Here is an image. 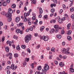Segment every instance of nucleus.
Instances as JSON below:
<instances>
[{"mask_svg": "<svg viewBox=\"0 0 74 74\" xmlns=\"http://www.w3.org/2000/svg\"><path fill=\"white\" fill-rule=\"evenodd\" d=\"M39 11H40V14H42V10L41 8H39Z\"/></svg>", "mask_w": 74, "mask_h": 74, "instance_id": "16", "label": "nucleus"}, {"mask_svg": "<svg viewBox=\"0 0 74 74\" xmlns=\"http://www.w3.org/2000/svg\"><path fill=\"white\" fill-rule=\"evenodd\" d=\"M64 34V31L62 30L61 31V34Z\"/></svg>", "mask_w": 74, "mask_h": 74, "instance_id": "53", "label": "nucleus"}, {"mask_svg": "<svg viewBox=\"0 0 74 74\" xmlns=\"http://www.w3.org/2000/svg\"><path fill=\"white\" fill-rule=\"evenodd\" d=\"M74 8L73 7L71 8H70V11L71 12H73V11H74Z\"/></svg>", "mask_w": 74, "mask_h": 74, "instance_id": "38", "label": "nucleus"}, {"mask_svg": "<svg viewBox=\"0 0 74 74\" xmlns=\"http://www.w3.org/2000/svg\"><path fill=\"white\" fill-rule=\"evenodd\" d=\"M54 33V29L52 28L51 29V30L50 31V34H52Z\"/></svg>", "mask_w": 74, "mask_h": 74, "instance_id": "12", "label": "nucleus"}, {"mask_svg": "<svg viewBox=\"0 0 74 74\" xmlns=\"http://www.w3.org/2000/svg\"><path fill=\"white\" fill-rule=\"evenodd\" d=\"M5 61H4L2 62V65L3 66H4V65H5Z\"/></svg>", "mask_w": 74, "mask_h": 74, "instance_id": "35", "label": "nucleus"}, {"mask_svg": "<svg viewBox=\"0 0 74 74\" xmlns=\"http://www.w3.org/2000/svg\"><path fill=\"white\" fill-rule=\"evenodd\" d=\"M18 36H16L15 35H14L13 36V38H14V39H15L16 40H17V38H18Z\"/></svg>", "mask_w": 74, "mask_h": 74, "instance_id": "39", "label": "nucleus"}, {"mask_svg": "<svg viewBox=\"0 0 74 74\" xmlns=\"http://www.w3.org/2000/svg\"><path fill=\"white\" fill-rule=\"evenodd\" d=\"M66 53L67 54V55H70L71 54V53H70V52L68 51H66Z\"/></svg>", "mask_w": 74, "mask_h": 74, "instance_id": "43", "label": "nucleus"}, {"mask_svg": "<svg viewBox=\"0 0 74 74\" xmlns=\"http://www.w3.org/2000/svg\"><path fill=\"white\" fill-rule=\"evenodd\" d=\"M62 7L64 10H65V9H66V5L64 4L63 5Z\"/></svg>", "mask_w": 74, "mask_h": 74, "instance_id": "45", "label": "nucleus"}, {"mask_svg": "<svg viewBox=\"0 0 74 74\" xmlns=\"http://www.w3.org/2000/svg\"><path fill=\"white\" fill-rule=\"evenodd\" d=\"M71 24L70 23L68 24L67 26V29L68 30H69L70 29V25Z\"/></svg>", "mask_w": 74, "mask_h": 74, "instance_id": "13", "label": "nucleus"}, {"mask_svg": "<svg viewBox=\"0 0 74 74\" xmlns=\"http://www.w3.org/2000/svg\"><path fill=\"white\" fill-rule=\"evenodd\" d=\"M56 37L58 38H61L62 36L61 35H58L56 36Z\"/></svg>", "mask_w": 74, "mask_h": 74, "instance_id": "26", "label": "nucleus"}, {"mask_svg": "<svg viewBox=\"0 0 74 74\" xmlns=\"http://www.w3.org/2000/svg\"><path fill=\"white\" fill-rule=\"evenodd\" d=\"M6 43L7 44H9L10 47L11 46V42L10 41V40H7L6 42Z\"/></svg>", "mask_w": 74, "mask_h": 74, "instance_id": "8", "label": "nucleus"}, {"mask_svg": "<svg viewBox=\"0 0 74 74\" xmlns=\"http://www.w3.org/2000/svg\"><path fill=\"white\" fill-rule=\"evenodd\" d=\"M34 36L35 37H37L38 36V34L36 33L34 34Z\"/></svg>", "mask_w": 74, "mask_h": 74, "instance_id": "61", "label": "nucleus"}, {"mask_svg": "<svg viewBox=\"0 0 74 74\" xmlns=\"http://www.w3.org/2000/svg\"><path fill=\"white\" fill-rule=\"evenodd\" d=\"M55 48H52L51 49V51H53V52H55Z\"/></svg>", "mask_w": 74, "mask_h": 74, "instance_id": "49", "label": "nucleus"}, {"mask_svg": "<svg viewBox=\"0 0 74 74\" xmlns=\"http://www.w3.org/2000/svg\"><path fill=\"white\" fill-rule=\"evenodd\" d=\"M32 37V35L29 34L28 35H26L25 37V42H27L28 41L31 40V38Z\"/></svg>", "mask_w": 74, "mask_h": 74, "instance_id": "2", "label": "nucleus"}, {"mask_svg": "<svg viewBox=\"0 0 74 74\" xmlns=\"http://www.w3.org/2000/svg\"><path fill=\"white\" fill-rule=\"evenodd\" d=\"M70 71H71L72 73H73L74 72V70L73 68H70L69 69Z\"/></svg>", "mask_w": 74, "mask_h": 74, "instance_id": "29", "label": "nucleus"}, {"mask_svg": "<svg viewBox=\"0 0 74 74\" xmlns=\"http://www.w3.org/2000/svg\"><path fill=\"white\" fill-rule=\"evenodd\" d=\"M7 74H10V71L9 70H8L7 71Z\"/></svg>", "mask_w": 74, "mask_h": 74, "instance_id": "63", "label": "nucleus"}, {"mask_svg": "<svg viewBox=\"0 0 74 74\" xmlns=\"http://www.w3.org/2000/svg\"><path fill=\"white\" fill-rule=\"evenodd\" d=\"M33 64H37V62H34V64H31V67H32V68H34V66H33Z\"/></svg>", "mask_w": 74, "mask_h": 74, "instance_id": "20", "label": "nucleus"}, {"mask_svg": "<svg viewBox=\"0 0 74 74\" xmlns=\"http://www.w3.org/2000/svg\"><path fill=\"white\" fill-rule=\"evenodd\" d=\"M54 27L55 29H58L59 28V25H55L54 26Z\"/></svg>", "mask_w": 74, "mask_h": 74, "instance_id": "22", "label": "nucleus"}, {"mask_svg": "<svg viewBox=\"0 0 74 74\" xmlns=\"http://www.w3.org/2000/svg\"><path fill=\"white\" fill-rule=\"evenodd\" d=\"M2 4L3 6H6L7 5V2L6 1H3Z\"/></svg>", "mask_w": 74, "mask_h": 74, "instance_id": "18", "label": "nucleus"}, {"mask_svg": "<svg viewBox=\"0 0 74 74\" xmlns=\"http://www.w3.org/2000/svg\"><path fill=\"white\" fill-rule=\"evenodd\" d=\"M22 55L24 56L26 55V53H25L24 51H23L22 53Z\"/></svg>", "mask_w": 74, "mask_h": 74, "instance_id": "44", "label": "nucleus"}, {"mask_svg": "<svg viewBox=\"0 0 74 74\" xmlns=\"http://www.w3.org/2000/svg\"><path fill=\"white\" fill-rule=\"evenodd\" d=\"M67 38L68 40H69V41L71 40V38L70 36H67Z\"/></svg>", "mask_w": 74, "mask_h": 74, "instance_id": "23", "label": "nucleus"}, {"mask_svg": "<svg viewBox=\"0 0 74 74\" xmlns=\"http://www.w3.org/2000/svg\"><path fill=\"white\" fill-rule=\"evenodd\" d=\"M5 50L6 51V52H9V51L10 50L9 49V48H8V47H6L5 48Z\"/></svg>", "mask_w": 74, "mask_h": 74, "instance_id": "17", "label": "nucleus"}, {"mask_svg": "<svg viewBox=\"0 0 74 74\" xmlns=\"http://www.w3.org/2000/svg\"><path fill=\"white\" fill-rule=\"evenodd\" d=\"M26 62L25 61L23 63V67H25V66H26Z\"/></svg>", "mask_w": 74, "mask_h": 74, "instance_id": "31", "label": "nucleus"}, {"mask_svg": "<svg viewBox=\"0 0 74 74\" xmlns=\"http://www.w3.org/2000/svg\"><path fill=\"white\" fill-rule=\"evenodd\" d=\"M63 10L62 9H61L60 10V11H59V13L60 14H62V12H63Z\"/></svg>", "mask_w": 74, "mask_h": 74, "instance_id": "51", "label": "nucleus"}, {"mask_svg": "<svg viewBox=\"0 0 74 74\" xmlns=\"http://www.w3.org/2000/svg\"><path fill=\"white\" fill-rule=\"evenodd\" d=\"M32 19V20H35V19H36V17H35V16H33Z\"/></svg>", "mask_w": 74, "mask_h": 74, "instance_id": "60", "label": "nucleus"}, {"mask_svg": "<svg viewBox=\"0 0 74 74\" xmlns=\"http://www.w3.org/2000/svg\"><path fill=\"white\" fill-rule=\"evenodd\" d=\"M64 17H65V18H67V16H68L67 14H64Z\"/></svg>", "mask_w": 74, "mask_h": 74, "instance_id": "57", "label": "nucleus"}, {"mask_svg": "<svg viewBox=\"0 0 74 74\" xmlns=\"http://www.w3.org/2000/svg\"><path fill=\"white\" fill-rule=\"evenodd\" d=\"M54 63L55 64H56V65H57V64H58V62L57 61H55Z\"/></svg>", "mask_w": 74, "mask_h": 74, "instance_id": "56", "label": "nucleus"}, {"mask_svg": "<svg viewBox=\"0 0 74 74\" xmlns=\"http://www.w3.org/2000/svg\"><path fill=\"white\" fill-rule=\"evenodd\" d=\"M7 16L8 17V22H10L11 21L12 19L11 18V16H10V15H9L8 16V15H7Z\"/></svg>", "mask_w": 74, "mask_h": 74, "instance_id": "6", "label": "nucleus"}, {"mask_svg": "<svg viewBox=\"0 0 74 74\" xmlns=\"http://www.w3.org/2000/svg\"><path fill=\"white\" fill-rule=\"evenodd\" d=\"M8 12H7V15H8V16L9 15H10V16H12V14H11L13 13V11L11 8L9 9L8 10Z\"/></svg>", "mask_w": 74, "mask_h": 74, "instance_id": "3", "label": "nucleus"}, {"mask_svg": "<svg viewBox=\"0 0 74 74\" xmlns=\"http://www.w3.org/2000/svg\"><path fill=\"white\" fill-rule=\"evenodd\" d=\"M38 70V71H40V70H41V66H39L37 68Z\"/></svg>", "mask_w": 74, "mask_h": 74, "instance_id": "37", "label": "nucleus"}, {"mask_svg": "<svg viewBox=\"0 0 74 74\" xmlns=\"http://www.w3.org/2000/svg\"><path fill=\"white\" fill-rule=\"evenodd\" d=\"M62 45L63 46H64V45H65V42H62Z\"/></svg>", "mask_w": 74, "mask_h": 74, "instance_id": "58", "label": "nucleus"}, {"mask_svg": "<svg viewBox=\"0 0 74 74\" xmlns=\"http://www.w3.org/2000/svg\"><path fill=\"white\" fill-rule=\"evenodd\" d=\"M23 25V23H19L17 24V26L18 27H20L21 26H22Z\"/></svg>", "mask_w": 74, "mask_h": 74, "instance_id": "10", "label": "nucleus"}, {"mask_svg": "<svg viewBox=\"0 0 74 74\" xmlns=\"http://www.w3.org/2000/svg\"><path fill=\"white\" fill-rule=\"evenodd\" d=\"M71 18H72V19H73V18H74V14H72L71 16Z\"/></svg>", "mask_w": 74, "mask_h": 74, "instance_id": "64", "label": "nucleus"}, {"mask_svg": "<svg viewBox=\"0 0 74 74\" xmlns=\"http://www.w3.org/2000/svg\"><path fill=\"white\" fill-rule=\"evenodd\" d=\"M42 38L44 41H47L49 39V37L48 36H42Z\"/></svg>", "mask_w": 74, "mask_h": 74, "instance_id": "4", "label": "nucleus"}, {"mask_svg": "<svg viewBox=\"0 0 74 74\" xmlns=\"http://www.w3.org/2000/svg\"><path fill=\"white\" fill-rule=\"evenodd\" d=\"M49 69V66L48 65V64H45L44 67V69H42V72L45 71V73H47V71Z\"/></svg>", "mask_w": 74, "mask_h": 74, "instance_id": "1", "label": "nucleus"}, {"mask_svg": "<svg viewBox=\"0 0 74 74\" xmlns=\"http://www.w3.org/2000/svg\"><path fill=\"white\" fill-rule=\"evenodd\" d=\"M10 68L12 70H15L16 68H17V66H15V65H14V64H12L11 65Z\"/></svg>", "mask_w": 74, "mask_h": 74, "instance_id": "5", "label": "nucleus"}, {"mask_svg": "<svg viewBox=\"0 0 74 74\" xmlns=\"http://www.w3.org/2000/svg\"><path fill=\"white\" fill-rule=\"evenodd\" d=\"M16 32L17 33H19L21 32V30L20 29H16Z\"/></svg>", "mask_w": 74, "mask_h": 74, "instance_id": "25", "label": "nucleus"}, {"mask_svg": "<svg viewBox=\"0 0 74 74\" xmlns=\"http://www.w3.org/2000/svg\"><path fill=\"white\" fill-rule=\"evenodd\" d=\"M45 27L44 26H42V27L40 29V32H42L43 30H44V29Z\"/></svg>", "mask_w": 74, "mask_h": 74, "instance_id": "21", "label": "nucleus"}, {"mask_svg": "<svg viewBox=\"0 0 74 74\" xmlns=\"http://www.w3.org/2000/svg\"><path fill=\"white\" fill-rule=\"evenodd\" d=\"M25 61H26L27 62H29V60H30V59L29 58H26L25 59Z\"/></svg>", "mask_w": 74, "mask_h": 74, "instance_id": "40", "label": "nucleus"}, {"mask_svg": "<svg viewBox=\"0 0 74 74\" xmlns=\"http://www.w3.org/2000/svg\"><path fill=\"white\" fill-rule=\"evenodd\" d=\"M16 7V5L15 4H13L12 6V8H15Z\"/></svg>", "mask_w": 74, "mask_h": 74, "instance_id": "32", "label": "nucleus"}, {"mask_svg": "<svg viewBox=\"0 0 74 74\" xmlns=\"http://www.w3.org/2000/svg\"><path fill=\"white\" fill-rule=\"evenodd\" d=\"M19 21H20V18L17 17L16 18L15 21L16 22L18 23V22H19Z\"/></svg>", "mask_w": 74, "mask_h": 74, "instance_id": "7", "label": "nucleus"}, {"mask_svg": "<svg viewBox=\"0 0 74 74\" xmlns=\"http://www.w3.org/2000/svg\"><path fill=\"white\" fill-rule=\"evenodd\" d=\"M32 4H35L36 3V0H33L31 2Z\"/></svg>", "mask_w": 74, "mask_h": 74, "instance_id": "24", "label": "nucleus"}, {"mask_svg": "<svg viewBox=\"0 0 74 74\" xmlns=\"http://www.w3.org/2000/svg\"><path fill=\"white\" fill-rule=\"evenodd\" d=\"M22 48L23 49H25L26 48V45H22L21 46Z\"/></svg>", "mask_w": 74, "mask_h": 74, "instance_id": "33", "label": "nucleus"}, {"mask_svg": "<svg viewBox=\"0 0 74 74\" xmlns=\"http://www.w3.org/2000/svg\"><path fill=\"white\" fill-rule=\"evenodd\" d=\"M59 65L60 67H63L64 66V64L62 62H61L59 63Z\"/></svg>", "mask_w": 74, "mask_h": 74, "instance_id": "9", "label": "nucleus"}, {"mask_svg": "<svg viewBox=\"0 0 74 74\" xmlns=\"http://www.w3.org/2000/svg\"><path fill=\"white\" fill-rule=\"evenodd\" d=\"M16 49L17 50H18V51H20V50L21 49V48H20V47H19V45H18L17 46Z\"/></svg>", "mask_w": 74, "mask_h": 74, "instance_id": "27", "label": "nucleus"}, {"mask_svg": "<svg viewBox=\"0 0 74 74\" xmlns=\"http://www.w3.org/2000/svg\"><path fill=\"white\" fill-rule=\"evenodd\" d=\"M23 5V2L22 1H20V5L19 6V8H21V6Z\"/></svg>", "mask_w": 74, "mask_h": 74, "instance_id": "19", "label": "nucleus"}, {"mask_svg": "<svg viewBox=\"0 0 74 74\" xmlns=\"http://www.w3.org/2000/svg\"><path fill=\"white\" fill-rule=\"evenodd\" d=\"M4 40H5V38L3 36L2 37V42H4Z\"/></svg>", "mask_w": 74, "mask_h": 74, "instance_id": "34", "label": "nucleus"}, {"mask_svg": "<svg viewBox=\"0 0 74 74\" xmlns=\"http://www.w3.org/2000/svg\"><path fill=\"white\" fill-rule=\"evenodd\" d=\"M12 47L13 49H15V45H12Z\"/></svg>", "mask_w": 74, "mask_h": 74, "instance_id": "59", "label": "nucleus"}, {"mask_svg": "<svg viewBox=\"0 0 74 74\" xmlns=\"http://www.w3.org/2000/svg\"><path fill=\"white\" fill-rule=\"evenodd\" d=\"M27 51L29 53H30L31 51L29 49H27Z\"/></svg>", "mask_w": 74, "mask_h": 74, "instance_id": "47", "label": "nucleus"}, {"mask_svg": "<svg viewBox=\"0 0 74 74\" xmlns=\"http://www.w3.org/2000/svg\"><path fill=\"white\" fill-rule=\"evenodd\" d=\"M3 23L1 21H0V27L1 26H3Z\"/></svg>", "mask_w": 74, "mask_h": 74, "instance_id": "54", "label": "nucleus"}, {"mask_svg": "<svg viewBox=\"0 0 74 74\" xmlns=\"http://www.w3.org/2000/svg\"><path fill=\"white\" fill-rule=\"evenodd\" d=\"M58 22L60 23H63L62 20L60 18H59L58 19Z\"/></svg>", "mask_w": 74, "mask_h": 74, "instance_id": "15", "label": "nucleus"}, {"mask_svg": "<svg viewBox=\"0 0 74 74\" xmlns=\"http://www.w3.org/2000/svg\"><path fill=\"white\" fill-rule=\"evenodd\" d=\"M35 74H40V71H36L35 73Z\"/></svg>", "mask_w": 74, "mask_h": 74, "instance_id": "52", "label": "nucleus"}, {"mask_svg": "<svg viewBox=\"0 0 74 74\" xmlns=\"http://www.w3.org/2000/svg\"><path fill=\"white\" fill-rule=\"evenodd\" d=\"M55 11V9H51V12H54Z\"/></svg>", "mask_w": 74, "mask_h": 74, "instance_id": "50", "label": "nucleus"}, {"mask_svg": "<svg viewBox=\"0 0 74 74\" xmlns=\"http://www.w3.org/2000/svg\"><path fill=\"white\" fill-rule=\"evenodd\" d=\"M40 45H38L36 46V49H39L40 48Z\"/></svg>", "mask_w": 74, "mask_h": 74, "instance_id": "36", "label": "nucleus"}, {"mask_svg": "<svg viewBox=\"0 0 74 74\" xmlns=\"http://www.w3.org/2000/svg\"><path fill=\"white\" fill-rule=\"evenodd\" d=\"M53 3H55V4H56L57 3H58V1L56 0H53Z\"/></svg>", "mask_w": 74, "mask_h": 74, "instance_id": "42", "label": "nucleus"}, {"mask_svg": "<svg viewBox=\"0 0 74 74\" xmlns=\"http://www.w3.org/2000/svg\"><path fill=\"white\" fill-rule=\"evenodd\" d=\"M52 58V55H50L49 56V59H51Z\"/></svg>", "mask_w": 74, "mask_h": 74, "instance_id": "48", "label": "nucleus"}, {"mask_svg": "<svg viewBox=\"0 0 74 74\" xmlns=\"http://www.w3.org/2000/svg\"><path fill=\"white\" fill-rule=\"evenodd\" d=\"M71 31H68V32L67 33V34H68V35H70V34H71Z\"/></svg>", "mask_w": 74, "mask_h": 74, "instance_id": "28", "label": "nucleus"}, {"mask_svg": "<svg viewBox=\"0 0 74 74\" xmlns=\"http://www.w3.org/2000/svg\"><path fill=\"white\" fill-rule=\"evenodd\" d=\"M18 56H19V55H18V54L17 53H15L14 54V58H18Z\"/></svg>", "mask_w": 74, "mask_h": 74, "instance_id": "14", "label": "nucleus"}, {"mask_svg": "<svg viewBox=\"0 0 74 74\" xmlns=\"http://www.w3.org/2000/svg\"><path fill=\"white\" fill-rule=\"evenodd\" d=\"M1 14L2 15H4V16H5V15L7 16V13L5 12H1Z\"/></svg>", "mask_w": 74, "mask_h": 74, "instance_id": "11", "label": "nucleus"}, {"mask_svg": "<svg viewBox=\"0 0 74 74\" xmlns=\"http://www.w3.org/2000/svg\"><path fill=\"white\" fill-rule=\"evenodd\" d=\"M29 29L31 31H32V30H33V27H29Z\"/></svg>", "mask_w": 74, "mask_h": 74, "instance_id": "55", "label": "nucleus"}, {"mask_svg": "<svg viewBox=\"0 0 74 74\" xmlns=\"http://www.w3.org/2000/svg\"><path fill=\"white\" fill-rule=\"evenodd\" d=\"M27 14L26 13H24V17H25L26 16H27Z\"/></svg>", "mask_w": 74, "mask_h": 74, "instance_id": "46", "label": "nucleus"}, {"mask_svg": "<svg viewBox=\"0 0 74 74\" xmlns=\"http://www.w3.org/2000/svg\"><path fill=\"white\" fill-rule=\"evenodd\" d=\"M62 21H65L66 20V18L65 17H63L62 18Z\"/></svg>", "mask_w": 74, "mask_h": 74, "instance_id": "62", "label": "nucleus"}, {"mask_svg": "<svg viewBox=\"0 0 74 74\" xmlns=\"http://www.w3.org/2000/svg\"><path fill=\"white\" fill-rule=\"evenodd\" d=\"M43 18L45 19H47V18H48V15H45L44 16Z\"/></svg>", "mask_w": 74, "mask_h": 74, "instance_id": "30", "label": "nucleus"}, {"mask_svg": "<svg viewBox=\"0 0 74 74\" xmlns=\"http://www.w3.org/2000/svg\"><path fill=\"white\" fill-rule=\"evenodd\" d=\"M62 52L63 53H65L66 52V49H62Z\"/></svg>", "mask_w": 74, "mask_h": 74, "instance_id": "41", "label": "nucleus"}]
</instances>
